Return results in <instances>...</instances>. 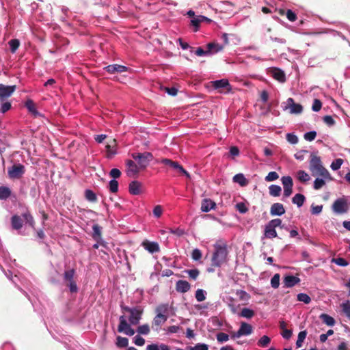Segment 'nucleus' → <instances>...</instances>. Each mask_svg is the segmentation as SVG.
Here are the masks:
<instances>
[{
  "instance_id": "23",
  "label": "nucleus",
  "mask_w": 350,
  "mask_h": 350,
  "mask_svg": "<svg viewBox=\"0 0 350 350\" xmlns=\"http://www.w3.org/2000/svg\"><path fill=\"white\" fill-rule=\"evenodd\" d=\"M92 238L96 242L101 241L102 245H105V241L102 238V228L98 224H94L92 226Z\"/></svg>"
},
{
  "instance_id": "32",
  "label": "nucleus",
  "mask_w": 350,
  "mask_h": 350,
  "mask_svg": "<svg viewBox=\"0 0 350 350\" xmlns=\"http://www.w3.org/2000/svg\"><path fill=\"white\" fill-rule=\"evenodd\" d=\"M25 107L28 111L34 116H40V113L37 111L35 104L32 100H28L25 103Z\"/></svg>"
},
{
  "instance_id": "37",
  "label": "nucleus",
  "mask_w": 350,
  "mask_h": 350,
  "mask_svg": "<svg viewBox=\"0 0 350 350\" xmlns=\"http://www.w3.org/2000/svg\"><path fill=\"white\" fill-rule=\"evenodd\" d=\"M159 162L161 163L169 165L171 167H172V168H174L175 170H178L179 168H180V166H181L178 162L173 161H172V160H170L169 159H162Z\"/></svg>"
},
{
  "instance_id": "19",
  "label": "nucleus",
  "mask_w": 350,
  "mask_h": 350,
  "mask_svg": "<svg viewBox=\"0 0 350 350\" xmlns=\"http://www.w3.org/2000/svg\"><path fill=\"white\" fill-rule=\"evenodd\" d=\"M285 213V209L282 204L273 203L270 208V214L272 216H281Z\"/></svg>"
},
{
  "instance_id": "52",
  "label": "nucleus",
  "mask_w": 350,
  "mask_h": 350,
  "mask_svg": "<svg viewBox=\"0 0 350 350\" xmlns=\"http://www.w3.org/2000/svg\"><path fill=\"white\" fill-rule=\"evenodd\" d=\"M85 197L86 200H88L90 202H96V196L95 193L90 190V189H86L85 191Z\"/></svg>"
},
{
  "instance_id": "54",
  "label": "nucleus",
  "mask_w": 350,
  "mask_h": 350,
  "mask_svg": "<svg viewBox=\"0 0 350 350\" xmlns=\"http://www.w3.org/2000/svg\"><path fill=\"white\" fill-rule=\"evenodd\" d=\"M200 23L201 21L200 18H199V16H194L191 19V25L193 27L194 31H198Z\"/></svg>"
},
{
  "instance_id": "51",
  "label": "nucleus",
  "mask_w": 350,
  "mask_h": 350,
  "mask_svg": "<svg viewBox=\"0 0 350 350\" xmlns=\"http://www.w3.org/2000/svg\"><path fill=\"white\" fill-rule=\"evenodd\" d=\"M286 139L291 144H296L299 141L297 136L293 133H288L286 135Z\"/></svg>"
},
{
  "instance_id": "9",
  "label": "nucleus",
  "mask_w": 350,
  "mask_h": 350,
  "mask_svg": "<svg viewBox=\"0 0 350 350\" xmlns=\"http://www.w3.org/2000/svg\"><path fill=\"white\" fill-rule=\"evenodd\" d=\"M16 89V85H5L0 83V101L3 102L11 96Z\"/></svg>"
},
{
  "instance_id": "24",
  "label": "nucleus",
  "mask_w": 350,
  "mask_h": 350,
  "mask_svg": "<svg viewBox=\"0 0 350 350\" xmlns=\"http://www.w3.org/2000/svg\"><path fill=\"white\" fill-rule=\"evenodd\" d=\"M191 285L186 280H178L176 283V290L179 293H186L190 290Z\"/></svg>"
},
{
  "instance_id": "55",
  "label": "nucleus",
  "mask_w": 350,
  "mask_h": 350,
  "mask_svg": "<svg viewBox=\"0 0 350 350\" xmlns=\"http://www.w3.org/2000/svg\"><path fill=\"white\" fill-rule=\"evenodd\" d=\"M187 350H208V346L204 343H198L195 346H188Z\"/></svg>"
},
{
  "instance_id": "18",
  "label": "nucleus",
  "mask_w": 350,
  "mask_h": 350,
  "mask_svg": "<svg viewBox=\"0 0 350 350\" xmlns=\"http://www.w3.org/2000/svg\"><path fill=\"white\" fill-rule=\"evenodd\" d=\"M299 282V278L293 275H286L283 280L284 286L286 288H292Z\"/></svg>"
},
{
  "instance_id": "64",
  "label": "nucleus",
  "mask_w": 350,
  "mask_h": 350,
  "mask_svg": "<svg viewBox=\"0 0 350 350\" xmlns=\"http://www.w3.org/2000/svg\"><path fill=\"white\" fill-rule=\"evenodd\" d=\"M185 272L187 273L189 278L193 280H196L197 279L200 273L198 269H197L187 270L185 271Z\"/></svg>"
},
{
  "instance_id": "30",
  "label": "nucleus",
  "mask_w": 350,
  "mask_h": 350,
  "mask_svg": "<svg viewBox=\"0 0 350 350\" xmlns=\"http://www.w3.org/2000/svg\"><path fill=\"white\" fill-rule=\"evenodd\" d=\"M232 179L234 183H238L241 187H245L248 183L247 180L241 173L235 174Z\"/></svg>"
},
{
  "instance_id": "4",
  "label": "nucleus",
  "mask_w": 350,
  "mask_h": 350,
  "mask_svg": "<svg viewBox=\"0 0 350 350\" xmlns=\"http://www.w3.org/2000/svg\"><path fill=\"white\" fill-rule=\"evenodd\" d=\"M120 308L122 311L127 312L130 314L129 317L130 324L136 325L139 323L144 312L141 306L129 307L122 304L120 305Z\"/></svg>"
},
{
  "instance_id": "46",
  "label": "nucleus",
  "mask_w": 350,
  "mask_h": 350,
  "mask_svg": "<svg viewBox=\"0 0 350 350\" xmlns=\"http://www.w3.org/2000/svg\"><path fill=\"white\" fill-rule=\"evenodd\" d=\"M206 295L204 290L199 288L196 291L195 297L198 301L200 302L206 299Z\"/></svg>"
},
{
  "instance_id": "34",
  "label": "nucleus",
  "mask_w": 350,
  "mask_h": 350,
  "mask_svg": "<svg viewBox=\"0 0 350 350\" xmlns=\"http://www.w3.org/2000/svg\"><path fill=\"white\" fill-rule=\"evenodd\" d=\"M306 200V198L303 194L297 193L292 198V202L297 206V207H301L303 206L304 202Z\"/></svg>"
},
{
  "instance_id": "22",
  "label": "nucleus",
  "mask_w": 350,
  "mask_h": 350,
  "mask_svg": "<svg viewBox=\"0 0 350 350\" xmlns=\"http://www.w3.org/2000/svg\"><path fill=\"white\" fill-rule=\"evenodd\" d=\"M216 204L212 200L208 198L203 199L201 204V211L204 213H208L210 211L215 209Z\"/></svg>"
},
{
  "instance_id": "25",
  "label": "nucleus",
  "mask_w": 350,
  "mask_h": 350,
  "mask_svg": "<svg viewBox=\"0 0 350 350\" xmlns=\"http://www.w3.org/2000/svg\"><path fill=\"white\" fill-rule=\"evenodd\" d=\"M167 319V317H164L157 313L152 321V328L157 331L159 330L161 325L163 324Z\"/></svg>"
},
{
  "instance_id": "3",
  "label": "nucleus",
  "mask_w": 350,
  "mask_h": 350,
  "mask_svg": "<svg viewBox=\"0 0 350 350\" xmlns=\"http://www.w3.org/2000/svg\"><path fill=\"white\" fill-rule=\"evenodd\" d=\"M23 221L31 227L34 226V220L31 213L27 211L21 216L14 215L11 217L12 227L15 230H20L23 227Z\"/></svg>"
},
{
  "instance_id": "35",
  "label": "nucleus",
  "mask_w": 350,
  "mask_h": 350,
  "mask_svg": "<svg viewBox=\"0 0 350 350\" xmlns=\"http://www.w3.org/2000/svg\"><path fill=\"white\" fill-rule=\"evenodd\" d=\"M11 195V190L9 187L5 186L0 187V200H5Z\"/></svg>"
},
{
  "instance_id": "56",
  "label": "nucleus",
  "mask_w": 350,
  "mask_h": 350,
  "mask_svg": "<svg viewBox=\"0 0 350 350\" xmlns=\"http://www.w3.org/2000/svg\"><path fill=\"white\" fill-rule=\"evenodd\" d=\"M332 262L340 267H347L349 265L348 261L344 258H332Z\"/></svg>"
},
{
  "instance_id": "49",
  "label": "nucleus",
  "mask_w": 350,
  "mask_h": 350,
  "mask_svg": "<svg viewBox=\"0 0 350 350\" xmlns=\"http://www.w3.org/2000/svg\"><path fill=\"white\" fill-rule=\"evenodd\" d=\"M75 274V270L74 269H70L69 270L65 271L64 273V279L66 281L70 282L73 281V278Z\"/></svg>"
},
{
  "instance_id": "59",
  "label": "nucleus",
  "mask_w": 350,
  "mask_h": 350,
  "mask_svg": "<svg viewBox=\"0 0 350 350\" xmlns=\"http://www.w3.org/2000/svg\"><path fill=\"white\" fill-rule=\"evenodd\" d=\"M0 256L3 259L5 263L10 264V262L12 261L11 259V257L10 256V254L8 253L7 251H5L3 249L0 250Z\"/></svg>"
},
{
  "instance_id": "62",
  "label": "nucleus",
  "mask_w": 350,
  "mask_h": 350,
  "mask_svg": "<svg viewBox=\"0 0 350 350\" xmlns=\"http://www.w3.org/2000/svg\"><path fill=\"white\" fill-rule=\"evenodd\" d=\"M1 103H2L1 105L0 112L2 113H5L11 109L12 105L11 103L9 101L5 100Z\"/></svg>"
},
{
  "instance_id": "21",
  "label": "nucleus",
  "mask_w": 350,
  "mask_h": 350,
  "mask_svg": "<svg viewBox=\"0 0 350 350\" xmlns=\"http://www.w3.org/2000/svg\"><path fill=\"white\" fill-rule=\"evenodd\" d=\"M224 47V45L215 42H209L206 44V49L210 56L221 51Z\"/></svg>"
},
{
  "instance_id": "39",
  "label": "nucleus",
  "mask_w": 350,
  "mask_h": 350,
  "mask_svg": "<svg viewBox=\"0 0 350 350\" xmlns=\"http://www.w3.org/2000/svg\"><path fill=\"white\" fill-rule=\"evenodd\" d=\"M10 51L14 53L20 46V41L18 39H12L8 42Z\"/></svg>"
},
{
  "instance_id": "29",
  "label": "nucleus",
  "mask_w": 350,
  "mask_h": 350,
  "mask_svg": "<svg viewBox=\"0 0 350 350\" xmlns=\"http://www.w3.org/2000/svg\"><path fill=\"white\" fill-rule=\"evenodd\" d=\"M277 232L275 228L271 227L267 224L265 225L263 238L273 239L277 237Z\"/></svg>"
},
{
  "instance_id": "38",
  "label": "nucleus",
  "mask_w": 350,
  "mask_h": 350,
  "mask_svg": "<svg viewBox=\"0 0 350 350\" xmlns=\"http://www.w3.org/2000/svg\"><path fill=\"white\" fill-rule=\"evenodd\" d=\"M254 315V311L250 308H244L242 309L240 316L246 319H251Z\"/></svg>"
},
{
  "instance_id": "14",
  "label": "nucleus",
  "mask_w": 350,
  "mask_h": 350,
  "mask_svg": "<svg viewBox=\"0 0 350 350\" xmlns=\"http://www.w3.org/2000/svg\"><path fill=\"white\" fill-rule=\"evenodd\" d=\"M313 183V188L315 190L321 189L325 184L327 181H331L333 180V177L329 172V177L323 176H317Z\"/></svg>"
},
{
  "instance_id": "7",
  "label": "nucleus",
  "mask_w": 350,
  "mask_h": 350,
  "mask_svg": "<svg viewBox=\"0 0 350 350\" xmlns=\"http://www.w3.org/2000/svg\"><path fill=\"white\" fill-rule=\"evenodd\" d=\"M284 111L289 109L291 114H299L303 111V107L301 104L295 103L293 98H288L287 100L282 103Z\"/></svg>"
},
{
  "instance_id": "44",
  "label": "nucleus",
  "mask_w": 350,
  "mask_h": 350,
  "mask_svg": "<svg viewBox=\"0 0 350 350\" xmlns=\"http://www.w3.org/2000/svg\"><path fill=\"white\" fill-rule=\"evenodd\" d=\"M271 342V338L266 335L262 336L258 341L257 345L260 347H266Z\"/></svg>"
},
{
  "instance_id": "15",
  "label": "nucleus",
  "mask_w": 350,
  "mask_h": 350,
  "mask_svg": "<svg viewBox=\"0 0 350 350\" xmlns=\"http://www.w3.org/2000/svg\"><path fill=\"white\" fill-rule=\"evenodd\" d=\"M269 75L275 80L280 83L286 81V75L284 72L278 68H271L269 70Z\"/></svg>"
},
{
  "instance_id": "16",
  "label": "nucleus",
  "mask_w": 350,
  "mask_h": 350,
  "mask_svg": "<svg viewBox=\"0 0 350 350\" xmlns=\"http://www.w3.org/2000/svg\"><path fill=\"white\" fill-rule=\"evenodd\" d=\"M105 71L110 74H114L115 72H126L129 70V68L119 64H111L108 65L103 68Z\"/></svg>"
},
{
  "instance_id": "53",
  "label": "nucleus",
  "mask_w": 350,
  "mask_h": 350,
  "mask_svg": "<svg viewBox=\"0 0 350 350\" xmlns=\"http://www.w3.org/2000/svg\"><path fill=\"white\" fill-rule=\"evenodd\" d=\"M280 275L275 273L271 279V285L273 288H278L280 286Z\"/></svg>"
},
{
  "instance_id": "8",
  "label": "nucleus",
  "mask_w": 350,
  "mask_h": 350,
  "mask_svg": "<svg viewBox=\"0 0 350 350\" xmlns=\"http://www.w3.org/2000/svg\"><path fill=\"white\" fill-rule=\"evenodd\" d=\"M120 323L118 326V332L120 333H124V334L131 336L135 334V330L131 327L126 319V317L121 315L119 317Z\"/></svg>"
},
{
  "instance_id": "10",
  "label": "nucleus",
  "mask_w": 350,
  "mask_h": 350,
  "mask_svg": "<svg viewBox=\"0 0 350 350\" xmlns=\"http://www.w3.org/2000/svg\"><path fill=\"white\" fill-rule=\"evenodd\" d=\"M8 175L11 178H18L25 173V167L22 164L13 165L8 170Z\"/></svg>"
},
{
  "instance_id": "2",
  "label": "nucleus",
  "mask_w": 350,
  "mask_h": 350,
  "mask_svg": "<svg viewBox=\"0 0 350 350\" xmlns=\"http://www.w3.org/2000/svg\"><path fill=\"white\" fill-rule=\"evenodd\" d=\"M228 255L227 245L225 243H215L214 245V252L212 256V265L216 267H220L226 260Z\"/></svg>"
},
{
  "instance_id": "43",
  "label": "nucleus",
  "mask_w": 350,
  "mask_h": 350,
  "mask_svg": "<svg viewBox=\"0 0 350 350\" xmlns=\"http://www.w3.org/2000/svg\"><path fill=\"white\" fill-rule=\"evenodd\" d=\"M105 148L108 159H112L117 154L116 148L114 146H112L110 144H107Z\"/></svg>"
},
{
  "instance_id": "60",
  "label": "nucleus",
  "mask_w": 350,
  "mask_h": 350,
  "mask_svg": "<svg viewBox=\"0 0 350 350\" xmlns=\"http://www.w3.org/2000/svg\"><path fill=\"white\" fill-rule=\"evenodd\" d=\"M191 53L193 52L195 53V55H196L197 56H199V57L210 56L207 49L204 50L202 47L197 48V49L196 51H194L192 49V50H191Z\"/></svg>"
},
{
  "instance_id": "31",
  "label": "nucleus",
  "mask_w": 350,
  "mask_h": 350,
  "mask_svg": "<svg viewBox=\"0 0 350 350\" xmlns=\"http://www.w3.org/2000/svg\"><path fill=\"white\" fill-rule=\"evenodd\" d=\"M319 318L328 326L332 327L336 323L335 319L327 314L323 313L319 316Z\"/></svg>"
},
{
  "instance_id": "63",
  "label": "nucleus",
  "mask_w": 350,
  "mask_h": 350,
  "mask_svg": "<svg viewBox=\"0 0 350 350\" xmlns=\"http://www.w3.org/2000/svg\"><path fill=\"white\" fill-rule=\"evenodd\" d=\"M316 136H317V132L314 131L306 132L304 135V139L308 142L313 141L315 139Z\"/></svg>"
},
{
  "instance_id": "6",
  "label": "nucleus",
  "mask_w": 350,
  "mask_h": 350,
  "mask_svg": "<svg viewBox=\"0 0 350 350\" xmlns=\"http://www.w3.org/2000/svg\"><path fill=\"white\" fill-rule=\"evenodd\" d=\"M132 157L134 160L138 161V164L141 168L144 169L152 161L153 155L150 152H144L143 153H133Z\"/></svg>"
},
{
  "instance_id": "57",
  "label": "nucleus",
  "mask_w": 350,
  "mask_h": 350,
  "mask_svg": "<svg viewBox=\"0 0 350 350\" xmlns=\"http://www.w3.org/2000/svg\"><path fill=\"white\" fill-rule=\"evenodd\" d=\"M217 341L219 343L227 342L229 340V336L224 332H219L216 335Z\"/></svg>"
},
{
  "instance_id": "20",
  "label": "nucleus",
  "mask_w": 350,
  "mask_h": 350,
  "mask_svg": "<svg viewBox=\"0 0 350 350\" xmlns=\"http://www.w3.org/2000/svg\"><path fill=\"white\" fill-rule=\"evenodd\" d=\"M142 245L146 250L148 251L151 254L159 252L160 250V247L157 242L146 241L142 243Z\"/></svg>"
},
{
  "instance_id": "40",
  "label": "nucleus",
  "mask_w": 350,
  "mask_h": 350,
  "mask_svg": "<svg viewBox=\"0 0 350 350\" xmlns=\"http://www.w3.org/2000/svg\"><path fill=\"white\" fill-rule=\"evenodd\" d=\"M236 295L241 301H247L250 299V294L243 290H237Z\"/></svg>"
},
{
  "instance_id": "36",
  "label": "nucleus",
  "mask_w": 350,
  "mask_h": 350,
  "mask_svg": "<svg viewBox=\"0 0 350 350\" xmlns=\"http://www.w3.org/2000/svg\"><path fill=\"white\" fill-rule=\"evenodd\" d=\"M269 194L273 197H278L281 194V187L277 185H271L269 187Z\"/></svg>"
},
{
  "instance_id": "50",
  "label": "nucleus",
  "mask_w": 350,
  "mask_h": 350,
  "mask_svg": "<svg viewBox=\"0 0 350 350\" xmlns=\"http://www.w3.org/2000/svg\"><path fill=\"white\" fill-rule=\"evenodd\" d=\"M137 332L139 334L148 335L150 333V327L148 324L138 326Z\"/></svg>"
},
{
  "instance_id": "41",
  "label": "nucleus",
  "mask_w": 350,
  "mask_h": 350,
  "mask_svg": "<svg viewBox=\"0 0 350 350\" xmlns=\"http://www.w3.org/2000/svg\"><path fill=\"white\" fill-rule=\"evenodd\" d=\"M129 345V339L127 338L118 336L116 338V345L118 347H126Z\"/></svg>"
},
{
  "instance_id": "12",
  "label": "nucleus",
  "mask_w": 350,
  "mask_h": 350,
  "mask_svg": "<svg viewBox=\"0 0 350 350\" xmlns=\"http://www.w3.org/2000/svg\"><path fill=\"white\" fill-rule=\"evenodd\" d=\"M126 172L128 176L134 177L138 174L139 172V167L133 160H126Z\"/></svg>"
},
{
  "instance_id": "33",
  "label": "nucleus",
  "mask_w": 350,
  "mask_h": 350,
  "mask_svg": "<svg viewBox=\"0 0 350 350\" xmlns=\"http://www.w3.org/2000/svg\"><path fill=\"white\" fill-rule=\"evenodd\" d=\"M296 177L299 181L305 183L310 180V175L304 170H299L296 174Z\"/></svg>"
},
{
  "instance_id": "58",
  "label": "nucleus",
  "mask_w": 350,
  "mask_h": 350,
  "mask_svg": "<svg viewBox=\"0 0 350 350\" xmlns=\"http://www.w3.org/2000/svg\"><path fill=\"white\" fill-rule=\"evenodd\" d=\"M109 191L111 193H116L118 190V183L116 180L112 179L109 183Z\"/></svg>"
},
{
  "instance_id": "5",
  "label": "nucleus",
  "mask_w": 350,
  "mask_h": 350,
  "mask_svg": "<svg viewBox=\"0 0 350 350\" xmlns=\"http://www.w3.org/2000/svg\"><path fill=\"white\" fill-rule=\"evenodd\" d=\"M332 210L338 215L346 213L349 210V205L345 197L337 198L332 204Z\"/></svg>"
},
{
  "instance_id": "27",
  "label": "nucleus",
  "mask_w": 350,
  "mask_h": 350,
  "mask_svg": "<svg viewBox=\"0 0 350 350\" xmlns=\"http://www.w3.org/2000/svg\"><path fill=\"white\" fill-rule=\"evenodd\" d=\"M213 86L215 89H220V88H230V85L228 79H221L219 80H216L212 82Z\"/></svg>"
},
{
  "instance_id": "13",
  "label": "nucleus",
  "mask_w": 350,
  "mask_h": 350,
  "mask_svg": "<svg viewBox=\"0 0 350 350\" xmlns=\"http://www.w3.org/2000/svg\"><path fill=\"white\" fill-rule=\"evenodd\" d=\"M156 313L163 315L164 317H167L170 314H174L172 306L170 305L167 303L161 304H159L155 309Z\"/></svg>"
},
{
  "instance_id": "11",
  "label": "nucleus",
  "mask_w": 350,
  "mask_h": 350,
  "mask_svg": "<svg viewBox=\"0 0 350 350\" xmlns=\"http://www.w3.org/2000/svg\"><path fill=\"white\" fill-rule=\"evenodd\" d=\"M252 332V327L251 325L243 322L238 331L232 335V338H239L242 336H248Z\"/></svg>"
},
{
  "instance_id": "26",
  "label": "nucleus",
  "mask_w": 350,
  "mask_h": 350,
  "mask_svg": "<svg viewBox=\"0 0 350 350\" xmlns=\"http://www.w3.org/2000/svg\"><path fill=\"white\" fill-rule=\"evenodd\" d=\"M141 184L137 180H133L129 183V190L132 195H139L140 191Z\"/></svg>"
},
{
  "instance_id": "47",
  "label": "nucleus",
  "mask_w": 350,
  "mask_h": 350,
  "mask_svg": "<svg viewBox=\"0 0 350 350\" xmlns=\"http://www.w3.org/2000/svg\"><path fill=\"white\" fill-rule=\"evenodd\" d=\"M281 181L283 185V188L293 187V179L289 176H282Z\"/></svg>"
},
{
  "instance_id": "48",
  "label": "nucleus",
  "mask_w": 350,
  "mask_h": 350,
  "mask_svg": "<svg viewBox=\"0 0 350 350\" xmlns=\"http://www.w3.org/2000/svg\"><path fill=\"white\" fill-rule=\"evenodd\" d=\"M344 161L342 159H336L332 161L331 163L330 167L333 171H336L341 167V165L343 164Z\"/></svg>"
},
{
  "instance_id": "61",
  "label": "nucleus",
  "mask_w": 350,
  "mask_h": 350,
  "mask_svg": "<svg viewBox=\"0 0 350 350\" xmlns=\"http://www.w3.org/2000/svg\"><path fill=\"white\" fill-rule=\"evenodd\" d=\"M279 178V175L276 172H270L266 176L265 180L267 182H271L277 180Z\"/></svg>"
},
{
  "instance_id": "28",
  "label": "nucleus",
  "mask_w": 350,
  "mask_h": 350,
  "mask_svg": "<svg viewBox=\"0 0 350 350\" xmlns=\"http://www.w3.org/2000/svg\"><path fill=\"white\" fill-rule=\"evenodd\" d=\"M224 301L227 304L233 314L237 312L239 305L236 304L235 299L233 297L230 296L226 297Z\"/></svg>"
},
{
  "instance_id": "17",
  "label": "nucleus",
  "mask_w": 350,
  "mask_h": 350,
  "mask_svg": "<svg viewBox=\"0 0 350 350\" xmlns=\"http://www.w3.org/2000/svg\"><path fill=\"white\" fill-rule=\"evenodd\" d=\"M340 30L329 29V32L333 36H338L341 37L343 40H347L345 32H347L350 35V27H349L347 25L342 24L340 25Z\"/></svg>"
},
{
  "instance_id": "42",
  "label": "nucleus",
  "mask_w": 350,
  "mask_h": 350,
  "mask_svg": "<svg viewBox=\"0 0 350 350\" xmlns=\"http://www.w3.org/2000/svg\"><path fill=\"white\" fill-rule=\"evenodd\" d=\"M297 299L299 301H301L306 304H308L311 301L310 297L308 294L304 293H299L297 295Z\"/></svg>"
},
{
  "instance_id": "1",
  "label": "nucleus",
  "mask_w": 350,
  "mask_h": 350,
  "mask_svg": "<svg viewBox=\"0 0 350 350\" xmlns=\"http://www.w3.org/2000/svg\"><path fill=\"white\" fill-rule=\"evenodd\" d=\"M309 170L312 176L329 177V171L323 166L321 159L315 152H311L309 161Z\"/></svg>"
},
{
  "instance_id": "45",
  "label": "nucleus",
  "mask_w": 350,
  "mask_h": 350,
  "mask_svg": "<svg viewBox=\"0 0 350 350\" xmlns=\"http://www.w3.org/2000/svg\"><path fill=\"white\" fill-rule=\"evenodd\" d=\"M341 308L345 316L350 319V301L347 300L342 302Z\"/></svg>"
}]
</instances>
